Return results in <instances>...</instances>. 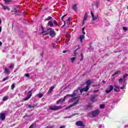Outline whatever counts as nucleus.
<instances>
[{"label":"nucleus","mask_w":128,"mask_h":128,"mask_svg":"<svg viewBox=\"0 0 128 128\" xmlns=\"http://www.w3.org/2000/svg\"><path fill=\"white\" fill-rule=\"evenodd\" d=\"M8 100V97L7 96H4L3 98L4 102H6V100Z\"/></svg>","instance_id":"obj_31"},{"label":"nucleus","mask_w":128,"mask_h":128,"mask_svg":"<svg viewBox=\"0 0 128 128\" xmlns=\"http://www.w3.org/2000/svg\"><path fill=\"white\" fill-rule=\"evenodd\" d=\"M78 103V100H76L75 102H74L73 104H72L68 106V107L66 108V110H68V108H72V106H76L77 104Z\"/></svg>","instance_id":"obj_7"},{"label":"nucleus","mask_w":128,"mask_h":128,"mask_svg":"<svg viewBox=\"0 0 128 128\" xmlns=\"http://www.w3.org/2000/svg\"><path fill=\"white\" fill-rule=\"evenodd\" d=\"M124 88H126V84H123L122 86L120 87V90H124Z\"/></svg>","instance_id":"obj_41"},{"label":"nucleus","mask_w":128,"mask_h":128,"mask_svg":"<svg viewBox=\"0 0 128 128\" xmlns=\"http://www.w3.org/2000/svg\"><path fill=\"white\" fill-rule=\"evenodd\" d=\"M115 88L114 89V92H120V87L114 86Z\"/></svg>","instance_id":"obj_25"},{"label":"nucleus","mask_w":128,"mask_h":128,"mask_svg":"<svg viewBox=\"0 0 128 128\" xmlns=\"http://www.w3.org/2000/svg\"><path fill=\"white\" fill-rule=\"evenodd\" d=\"M84 38V35H80V42H82V40Z\"/></svg>","instance_id":"obj_21"},{"label":"nucleus","mask_w":128,"mask_h":128,"mask_svg":"<svg viewBox=\"0 0 128 128\" xmlns=\"http://www.w3.org/2000/svg\"><path fill=\"white\" fill-rule=\"evenodd\" d=\"M26 116L30 117V116H23V118H26Z\"/></svg>","instance_id":"obj_50"},{"label":"nucleus","mask_w":128,"mask_h":128,"mask_svg":"<svg viewBox=\"0 0 128 128\" xmlns=\"http://www.w3.org/2000/svg\"><path fill=\"white\" fill-rule=\"evenodd\" d=\"M14 12H16V14H18V12H20V11L17 10L16 9H14Z\"/></svg>","instance_id":"obj_40"},{"label":"nucleus","mask_w":128,"mask_h":128,"mask_svg":"<svg viewBox=\"0 0 128 128\" xmlns=\"http://www.w3.org/2000/svg\"><path fill=\"white\" fill-rule=\"evenodd\" d=\"M76 102V99H74V98L70 99L68 100V102Z\"/></svg>","instance_id":"obj_32"},{"label":"nucleus","mask_w":128,"mask_h":128,"mask_svg":"<svg viewBox=\"0 0 128 128\" xmlns=\"http://www.w3.org/2000/svg\"><path fill=\"white\" fill-rule=\"evenodd\" d=\"M4 2L6 4H8V2H10V0H4Z\"/></svg>","instance_id":"obj_45"},{"label":"nucleus","mask_w":128,"mask_h":128,"mask_svg":"<svg viewBox=\"0 0 128 128\" xmlns=\"http://www.w3.org/2000/svg\"><path fill=\"white\" fill-rule=\"evenodd\" d=\"M88 108H90V105H88Z\"/></svg>","instance_id":"obj_62"},{"label":"nucleus","mask_w":128,"mask_h":128,"mask_svg":"<svg viewBox=\"0 0 128 128\" xmlns=\"http://www.w3.org/2000/svg\"><path fill=\"white\" fill-rule=\"evenodd\" d=\"M96 8H98V3L96 2Z\"/></svg>","instance_id":"obj_51"},{"label":"nucleus","mask_w":128,"mask_h":128,"mask_svg":"<svg viewBox=\"0 0 128 128\" xmlns=\"http://www.w3.org/2000/svg\"><path fill=\"white\" fill-rule=\"evenodd\" d=\"M119 84H120L122 86V82H120V83H119Z\"/></svg>","instance_id":"obj_59"},{"label":"nucleus","mask_w":128,"mask_h":128,"mask_svg":"<svg viewBox=\"0 0 128 128\" xmlns=\"http://www.w3.org/2000/svg\"><path fill=\"white\" fill-rule=\"evenodd\" d=\"M76 94H78V90H74L72 94H66V96H72V98H74V96Z\"/></svg>","instance_id":"obj_11"},{"label":"nucleus","mask_w":128,"mask_h":128,"mask_svg":"<svg viewBox=\"0 0 128 128\" xmlns=\"http://www.w3.org/2000/svg\"><path fill=\"white\" fill-rule=\"evenodd\" d=\"M122 72L120 70H118L116 72H114V74L112 76H116V74H120Z\"/></svg>","instance_id":"obj_22"},{"label":"nucleus","mask_w":128,"mask_h":128,"mask_svg":"<svg viewBox=\"0 0 128 128\" xmlns=\"http://www.w3.org/2000/svg\"><path fill=\"white\" fill-rule=\"evenodd\" d=\"M84 60V54H81V58L80 59V62H82Z\"/></svg>","instance_id":"obj_35"},{"label":"nucleus","mask_w":128,"mask_h":128,"mask_svg":"<svg viewBox=\"0 0 128 128\" xmlns=\"http://www.w3.org/2000/svg\"><path fill=\"white\" fill-rule=\"evenodd\" d=\"M54 88H56L54 86L50 87L49 90L48 91V94H51L52 92V90H54Z\"/></svg>","instance_id":"obj_19"},{"label":"nucleus","mask_w":128,"mask_h":128,"mask_svg":"<svg viewBox=\"0 0 128 128\" xmlns=\"http://www.w3.org/2000/svg\"><path fill=\"white\" fill-rule=\"evenodd\" d=\"M90 100L92 102H96L98 101V95L92 96L90 98Z\"/></svg>","instance_id":"obj_4"},{"label":"nucleus","mask_w":128,"mask_h":128,"mask_svg":"<svg viewBox=\"0 0 128 128\" xmlns=\"http://www.w3.org/2000/svg\"><path fill=\"white\" fill-rule=\"evenodd\" d=\"M91 84H92V82H90V80H88L86 82V84L87 86H90Z\"/></svg>","instance_id":"obj_20"},{"label":"nucleus","mask_w":128,"mask_h":128,"mask_svg":"<svg viewBox=\"0 0 128 128\" xmlns=\"http://www.w3.org/2000/svg\"><path fill=\"white\" fill-rule=\"evenodd\" d=\"M88 20V13H86L83 19V25L84 24V22Z\"/></svg>","instance_id":"obj_14"},{"label":"nucleus","mask_w":128,"mask_h":128,"mask_svg":"<svg viewBox=\"0 0 128 128\" xmlns=\"http://www.w3.org/2000/svg\"><path fill=\"white\" fill-rule=\"evenodd\" d=\"M0 32H2V26H0Z\"/></svg>","instance_id":"obj_57"},{"label":"nucleus","mask_w":128,"mask_h":128,"mask_svg":"<svg viewBox=\"0 0 128 128\" xmlns=\"http://www.w3.org/2000/svg\"><path fill=\"white\" fill-rule=\"evenodd\" d=\"M38 98H42V96H44V95H42V93H40L38 94H37Z\"/></svg>","instance_id":"obj_29"},{"label":"nucleus","mask_w":128,"mask_h":128,"mask_svg":"<svg viewBox=\"0 0 128 128\" xmlns=\"http://www.w3.org/2000/svg\"><path fill=\"white\" fill-rule=\"evenodd\" d=\"M76 126H82L83 128H85L84 125V122L82 120H79L76 122Z\"/></svg>","instance_id":"obj_6"},{"label":"nucleus","mask_w":128,"mask_h":128,"mask_svg":"<svg viewBox=\"0 0 128 128\" xmlns=\"http://www.w3.org/2000/svg\"><path fill=\"white\" fill-rule=\"evenodd\" d=\"M1 6H2V8L4 10H10V8L8 6H4V4H1Z\"/></svg>","instance_id":"obj_17"},{"label":"nucleus","mask_w":128,"mask_h":128,"mask_svg":"<svg viewBox=\"0 0 128 128\" xmlns=\"http://www.w3.org/2000/svg\"><path fill=\"white\" fill-rule=\"evenodd\" d=\"M92 114L93 118H96V116H98L100 114V110H96L92 111Z\"/></svg>","instance_id":"obj_3"},{"label":"nucleus","mask_w":128,"mask_h":128,"mask_svg":"<svg viewBox=\"0 0 128 128\" xmlns=\"http://www.w3.org/2000/svg\"><path fill=\"white\" fill-rule=\"evenodd\" d=\"M84 27H83L82 28V32H84Z\"/></svg>","instance_id":"obj_52"},{"label":"nucleus","mask_w":128,"mask_h":128,"mask_svg":"<svg viewBox=\"0 0 128 128\" xmlns=\"http://www.w3.org/2000/svg\"><path fill=\"white\" fill-rule=\"evenodd\" d=\"M76 114H73L72 116H76Z\"/></svg>","instance_id":"obj_63"},{"label":"nucleus","mask_w":128,"mask_h":128,"mask_svg":"<svg viewBox=\"0 0 128 128\" xmlns=\"http://www.w3.org/2000/svg\"><path fill=\"white\" fill-rule=\"evenodd\" d=\"M70 17H69L68 20H66V23L68 24H70Z\"/></svg>","instance_id":"obj_33"},{"label":"nucleus","mask_w":128,"mask_h":128,"mask_svg":"<svg viewBox=\"0 0 128 128\" xmlns=\"http://www.w3.org/2000/svg\"><path fill=\"white\" fill-rule=\"evenodd\" d=\"M122 78H120V79L118 80V82L119 84H120V82H122Z\"/></svg>","instance_id":"obj_44"},{"label":"nucleus","mask_w":128,"mask_h":128,"mask_svg":"<svg viewBox=\"0 0 128 128\" xmlns=\"http://www.w3.org/2000/svg\"><path fill=\"white\" fill-rule=\"evenodd\" d=\"M48 25L51 28H52V26H54V23L52 22V21H49L48 23Z\"/></svg>","instance_id":"obj_18"},{"label":"nucleus","mask_w":128,"mask_h":128,"mask_svg":"<svg viewBox=\"0 0 128 128\" xmlns=\"http://www.w3.org/2000/svg\"><path fill=\"white\" fill-rule=\"evenodd\" d=\"M2 24V20L0 19V24Z\"/></svg>","instance_id":"obj_61"},{"label":"nucleus","mask_w":128,"mask_h":128,"mask_svg":"<svg viewBox=\"0 0 128 128\" xmlns=\"http://www.w3.org/2000/svg\"><path fill=\"white\" fill-rule=\"evenodd\" d=\"M28 108H34V106H32L30 104H28Z\"/></svg>","instance_id":"obj_42"},{"label":"nucleus","mask_w":128,"mask_h":128,"mask_svg":"<svg viewBox=\"0 0 128 128\" xmlns=\"http://www.w3.org/2000/svg\"><path fill=\"white\" fill-rule=\"evenodd\" d=\"M67 14H66L65 15H64L62 17V22H64V25L62 26H66V22H64V18H66V16Z\"/></svg>","instance_id":"obj_24"},{"label":"nucleus","mask_w":128,"mask_h":128,"mask_svg":"<svg viewBox=\"0 0 128 128\" xmlns=\"http://www.w3.org/2000/svg\"><path fill=\"white\" fill-rule=\"evenodd\" d=\"M76 6H78L77 4H75L72 5V8L74 10L75 12H76L78 10V7H76Z\"/></svg>","instance_id":"obj_16"},{"label":"nucleus","mask_w":128,"mask_h":128,"mask_svg":"<svg viewBox=\"0 0 128 128\" xmlns=\"http://www.w3.org/2000/svg\"><path fill=\"white\" fill-rule=\"evenodd\" d=\"M32 90H30L28 92L27 96L24 99V100H30V98H32Z\"/></svg>","instance_id":"obj_2"},{"label":"nucleus","mask_w":128,"mask_h":128,"mask_svg":"<svg viewBox=\"0 0 128 128\" xmlns=\"http://www.w3.org/2000/svg\"><path fill=\"white\" fill-rule=\"evenodd\" d=\"M52 16H49L44 20V21L46 22L48 20H52Z\"/></svg>","instance_id":"obj_28"},{"label":"nucleus","mask_w":128,"mask_h":128,"mask_svg":"<svg viewBox=\"0 0 128 128\" xmlns=\"http://www.w3.org/2000/svg\"><path fill=\"white\" fill-rule=\"evenodd\" d=\"M104 104H100V108H104Z\"/></svg>","instance_id":"obj_37"},{"label":"nucleus","mask_w":128,"mask_h":128,"mask_svg":"<svg viewBox=\"0 0 128 128\" xmlns=\"http://www.w3.org/2000/svg\"><path fill=\"white\" fill-rule=\"evenodd\" d=\"M76 57H73L70 58L72 64H74V61L76 60Z\"/></svg>","instance_id":"obj_26"},{"label":"nucleus","mask_w":128,"mask_h":128,"mask_svg":"<svg viewBox=\"0 0 128 128\" xmlns=\"http://www.w3.org/2000/svg\"><path fill=\"white\" fill-rule=\"evenodd\" d=\"M52 44L53 48H56V44H54V43H53Z\"/></svg>","instance_id":"obj_43"},{"label":"nucleus","mask_w":128,"mask_h":128,"mask_svg":"<svg viewBox=\"0 0 128 128\" xmlns=\"http://www.w3.org/2000/svg\"><path fill=\"white\" fill-rule=\"evenodd\" d=\"M128 76V74H124L123 76V80H124V78H126Z\"/></svg>","instance_id":"obj_36"},{"label":"nucleus","mask_w":128,"mask_h":128,"mask_svg":"<svg viewBox=\"0 0 128 128\" xmlns=\"http://www.w3.org/2000/svg\"><path fill=\"white\" fill-rule=\"evenodd\" d=\"M83 92H84V89L83 88H82L80 90V94H82Z\"/></svg>","instance_id":"obj_49"},{"label":"nucleus","mask_w":128,"mask_h":128,"mask_svg":"<svg viewBox=\"0 0 128 128\" xmlns=\"http://www.w3.org/2000/svg\"><path fill=\"white\" fill-rule=\"evenodd\" d=\"M76 50H78V49L74 51V56H76L78 55V54L76 53Z\"/></svg>","instance_id":"obj_46"},{"label":"nucleus","mask_w":128,"mask_h":128,"mask_svg":"<svg viewBox=\"0 0 128 128\" xmlns=\"http://www.w3.org/2000/svg\"><path fill=\"white\" fill-rule=\"evenodd\" d=\"M24 76H26V78H30V74L27 73L24 74Z\"/></svg>","instance_id":"obj_34"},{"label":"nucleus","mask_w":128,"mask_h":128,"mask_svg":"<svg viewBox=\"0 0 128 128\" xmlns=\"http://www.w3.org/2000/svg\"><path fill=\"white\" fill-rule=\"evenodd\" d=\"M127 8L128 9V6H127Z\"/></svg>","instance_id":"obj_64"},{"label":"nucleus","mask_w":128,"mask_h":128,"mask_svg":"<svg viewBox=\"0 0 128 128\" xmlns=\"http://www.w3.org/2000/svg\"><path fill=\"white\" fill-rule=\"evenodd\" d=\"M48 30H50L49 34H50V36L54 37V36H56V32L54 31L52 28H49Z\"/></svg>","instance_id":"obj_8"},{"label":"nucleus","mask_w":128,"mask_h":128,"mask_svg":"<svg viewBox=\"0 0 128 128\" xmlns=\"http://www.w3.org/2000/svg\"><path fill=\"white\" fill-rule=\"evenodd\" d=\"M4 74H10V70L8 68H5L4 70Z\"/></svg>","instance_id":"obj_13"},{"label":"nucleus","mask_w":128,"mask_h":128,"mask_svg":"<svg viewBox=\"0 0 128 128\" xmlns=\"http://www.w3.org/2000/svg\"><path fill=\"white\" fill-rule=\"evenodd\" d=\"M122 29L124 30H125V31L128 30V28H126V27H123Z\"/></svg>","instance_id":"obj_47"},{"label":"nucleus","mask_w":128,"mask_h":128,"mask_svg":"<svg viewBox=\"0 0 128 128\" xmlns=\"http://www.w3.org/2000/svg\"><path fill=\"white\" fill-rule=\"evenodd\" d=\"M67 96H66H66H64V98H61L59 100H58L56 102L57 104H58L60 102V104H62V102H66V98Z\"/></svg>","instance_id":"obj_5"},{"label":"nucleus","mask_w":128,"mask_h":128,"mask_svg":"<svg viewBox=\"0 0 128 128\" xmlns=\"http://www.w3.org/2000/svg\"><path fill=\"white\" fill-rule=\"evenodd\" d=\"M0 120H6V114L4 113L0 114Z\"/></svg>","instance_id":"obj_10"},{"label":"nucleus","mask_w":128,"mask_h":128,"mask_svg":"<svg viewBox=\"0 0 128 128\" xmlns=\"http://www.w3.org/2000/svg\"><path fill=\"white\" fill-rule=\"evenodd\" d=\"M8 80V77H6L2 80V82H6V80Z\"/></svg>","instance_id":"obj_39"},{"label":"nucleus","mask_w":128,"mask_h":128,"mask_svg":"<svg viewBox=\"0 0 128 128\" xmlns=\"http://www.w3.org/2000/svg\"><path fill=\"white\" fill-rule=\"evenodd\" d=\"M53 24H54V26H58V22H56V20H54L53 22Z\"/></svg>","instance_id":"obj_30"},{"label":"nucleus","mask_w":128,"mask_h":128,"mask_svg":"<svg viewBox=\"0 0 128 128\" xmlns=\"http://www.w3.org/2000/svg\"><path fill=\"white\" fill-rule=\"evenodd\" d=\"M98 90H94V92H98Z\"/></svg>","instance_id":"obj_54"},{"label":"nucleus","mask_w":128,"mask_h":128,"mask_svg":"<svg viewBox=\"0 0 128 128\" xmlns=\"http://www.w3.org/2000/svg\"><path fill=\"white\" fill-rule=\"evenodd\" d=\"M2 46V42H0V46Z\"/></svg>","instance_id":"obj_53"},{"label":"nucleus","mask_w":128,"mask_h":128,"mask_svg":"<svg viewBox=\"0 0 128 128\" xmlns=\"http://www.w3.org/2000/svg\"><path fill=\"white\" fill-rule=\"evenodd\" d=\"M66 51H64V50L63 51V53H64V54H66Z\"/></svg>","instance_id":"obj_60"},{"label":"nucleus","mask_w":128,"mask_h":128,"mask_svg":"<svg viewBox=\"0 0 128 128\" xmlns=\"http://www.w3.org/2000/svg\"><path fill=\"white\" fill-rule=\"evenodd\" d=\"M10 68H12L14 69V64H11L9 66Z\"/></svg>","instance_id":"obj_38"},{"label":"nucleus","mask_w":128,"mask_h":128,"mask_svg":"<svg viewBox=\"0 0 128 128\" xmlns=\"http://www.w3.org/2000/svg\"><path fill=\"white\" fill-rule=\"evenodd\" d=\"M102 82H103V84H106V81L105 80H102Z\"/></svg>","instance_id":"obj_58"},{"label":"nucleus","mask_w":128,"mask_h":128,"mask_svg":"<svg viewBox=\"0 0 128 128\" xmlns=\"http://www.w3.org/2000/svg\"><path fill=\"white\" fill-rule=\"evenodd\" d=\"M42 34H44L43 36H48V32H46V31H44V27H42Z\"/></svg>","instance_id":"obj_15"},{"label":"nucleus","mask_w":128,"mask_h":128,"mask_svg":"<svg viewBox=\"0 0 128 128\" xmlns=\"http://www.w3.org/2000/svg\"><path fill=\"white\" fill-rule=\"evenodd\" d=\"M91 16L94 21L98 18V15L97 14V15L94 16V12H92V11H91Z\"/></svg>","instance_id":"obj_9"},{"label":"nucleus","mask_w":128,"mask_h":128,"mask_svg":"<svg viewBox=\"0 0 128 128\" xmlns=\"http://www.w3.org/2000/svg\"><path fill=\"white\" fill-rule=\"evenodd\" d=\"M90 90V86H86V88H83L84 92H88Z\"/></svg>","instance_id":"obj_23"},{"label":"nucleus","mask_w":128,"mask_h":128,"mask_svg":"<svg viewBox=\"0 0 128 128\" xmlns=\"http://www.w3.org/2000/svg\"><path fill=\"white\" fill-rule=\"evenodd\" d=\"M14 88H16V84L13 83L11 86V90H14Z\"/></svg>","instance_id":"obj_27"},{"label":"nucleus","mask_w":128,"mask_h":128,"mask_svg":"<svg viewBox=\"0 0 128 128\" xmlns=\"http://www.w3.org/2000/svg\"><path fill=\"white\" fill-rule=\"evenodd\" d=\"M82 32L83 34H86V32H84V31H82Z\"/></svg>","instance_id":"obj_56"},{"label":"nucleus","mask_w":128,"mask_h":128,"mask_svg":"<svg viewBox=\"0 0 128 128\" xmlns=\"http://www.w3.org/2000/svg\"><path fill=\"white\" fill-rule=\"evenodd\" d=\"M112 90H114V86L110 85V90H106V94H110V92H112Z\"/></svg>","instance_id":"obj_12"},{"label":"nucleus","mask_w":128,"mask_h":128,"mask_svg":"<svg viewBox=\"0 0 128 128\" xmlns=\"http://www.w3.org/2000/svg\"><path fill=\"white\" fill-rule=\"evenodd\" d=\"M62 106H54L50 107V110H62Z\"/></svg>","instance_id":"obj_1"},{"label":"nucleus","mask_w":128,"mask_h":128,"mask_svg":"<svg viewBox=\"0 0 128 128\" xmlns=\"http://www.w3.org/2000/svg\"><path fill=\"white\" fill-rule=\"evenodd\" d=\"M66 38H68V40H70V35L66 34Z\"/></svg>","instance_id":"obj_48"},{"label":"nucleus","mask_w":128,"mask_h":128,"mask_svg":"<svg viewBox=\"0 0 128 128\" xmlns=\"http://www.w3.org/2000/svg\"><path fill=\"white\" fill-rule=\"evenodd\" d=\"M72 118V116L66 117L65 118Z\"/></svg>","instance_id":"obj_55"}]
</instances>
